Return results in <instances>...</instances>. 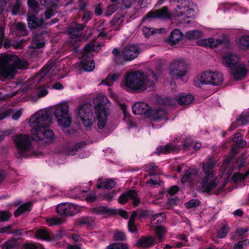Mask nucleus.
I'll return each mask as SVG.
<instances>
[{
  "label": "nucleus",
  "instance_id": "nucleus-1",
  "mask_svg": "<svg viewBox=\"0 0 249 249\" xmlns=\"http://www.w3.org/2000/svg\"><path fill=\"white\" fill-rule=\"evenodd\" d=\"M52 115L49 111L39 110L32 115V141H40L42 143H50L55 139L53 131L49 128Z\"/></svg>",
  "mask_w": 249,
  "mask_h": 249
},
{
  "label": "nucleus",
  "instance_id": "nucleus-2",
  "mask_svg": "<svg viewBox=\"0 0 249 249\" xmlns=\"http://www.w3.org/2000/svg\"><path fill=\"white\" fill-rule=\"evenodd\" d=\"M158 77L153 71L149 72L148 75L140 71L130 72L125 76L124 85L127 88L143 91L148 88L153 89L155 86L154 81H157Z\"/></svg>",
  "mask_w": 249,
  "mask_h": 249
},
{
  "label": "nucleus",
  "instance_id": "nucleus-3",
  "mask_svg": "<svg viewBox=\"0 0 249 249\" xmlns=\"http://www.w3.org/2000/svg\"><path fill=\"white\" fill-rule=\"evenodd\" d=\"M27 66V62L21 60L14 54L0 56V74L4 78L13 77L17 73L16 67L22 69Z\"/></svg>",
  "mask_w": 249,
  "mask_h": 249
},
{
  "label": "nucleus",
  "instance_id": "nucleus-4",
  "mask_svg": "<svg viewBox=\"0 0 249 249\" xmlns=\"http://www.w3.org/2000/svg\"><path fill=\"white\" fill-rule=\"evenodd\" d=\"M215 165V162L212 158H210L206 162H203L202 165L204 176L201 178V185L203 191L207 193H210L218 184V181L213 175V169Z\"/></svg>",
  "mask_w": 249,
  "mask_h": 249
},
{
  "label": "nucleus",
  "instance_id": "nucleus-5",
  "mask_svg": "<svg viewBox=\"0 0 249 249\" xmlns=\"http://www.w3.org/2000/svg\"><path fill=\"white\" fill-rule=\"evenodd\" d=\"M12 139L16 149L17 158L27 157L31 148V141L29 135L16 134L13 136Z\"/></svg>",
  "mask_w": 249,
  "mask_h": 249
},
{
  "label": "nucleus",
  "instance_id": "nucleus-6",
  "mask_svg": "<svg viewBox=\"0 0 249 249\" xmlns=\"http://www.w3.org/2000/svg\"><path fill=\"white\" fill-rule=\"evenodd\" d=\"M102 45L95 41L90 42L86 45L84 53L80 62L81 68L86 71H91L95 68V62L89 58L91 51L98 52L101 49Z\"/></svg>",
  "mask_w": 249,
  "mask_h": 249
},
{
  "label": "nucleus",
  "instance_id": "nucleus-7",
  "mask_svg": "<svg viewBox=\"0 0 249 249\" xmlns=\"http://www.w3.org/2000/svg\"><path fill=\"white\" fill-rule=\"evenodd\" d=\"M189 66L181 59L174 60L169 68V74L173 79H181L188 72Z\"/></svg>",
  "mask_w": 249,
  "mask_h": 249
},
{
  "label": "nucleus",
  "instance_id": "nucleus-8",
  "mask_svg": "<svg viewBox=\"0 0 249 249\" xmlns=\"http://www.w3.org/2000/svg\"><path fill=\"white\" fill-rule=\"evenodd\" d=\"M69 106L65 103L59 105L54 110V115L59 125L64 127H69L71 123V118L69 111Z\"/></svg>",
  "mask_w": 249,
  "mask_h": 249
},
{
  "label": "nucleus",
  "instance_id": "nucleus-9",
  "mask_svg": "<svg viewBox=\"0 0 249 249\" xmlns=\"http://www.w3.org/2000/svg\"><path fill=\"white\" fill-rule=\"evenodd\" d=\"M76 116L82 122L86 127H90L94 122L95 118L91 108V104L85 103L81 105L76 113Z\"/></svg>",
  "mask_w": 249,
  "mask_h": 249
},
{
  "label": "nucleus",
  "instance_id": "nucleus-10",
  "mask_svg": "<svg viewBox=\"0 0 249 249\" xmlns=\"http://www.w3.org/2000/svg\"><path fill=\"white\" fill-rule=\"evenodd\" d=\"M171 17V14L169 12L168 7L164 6L161 8L151 10L148 12L142 18V21L145 20L150 21L153 18H158L160 19H164L169 18Z\"/></svg>",
  "mask_w": 249,
  "mask_h": 249
},
{
  "label": "nucleus",
  "instance_id": "nucleus-11",
  "mask_svg": "<svg viewBox=\"0 0 249 249\" xmlns=\"http://www.w3.org/2000/svg\"><path fill=\"white\" fill-rule=\"evenodd\" d=\"M57 213L63 216H72L78 212V206L70 203H62L57 206Z\"/></svg>",
  "mask_w": 249,
  "mask_h": 249
},
{
  "label": "nucleus",
  "instance_id": "nucleus-12",
  "mask_svg": "<svg viewBox=\"0 0 249 249\" xmlns=\"http://www.w3.org/2000/svg\"><path fill=\"white\" fill-rule=\"evenodd\" d=\"M95 110L97 116V127L102 129L106 124L107 118V108L103 104L100 103L95 106Z\"/></svg>",
  "mask_w": 249,
  "mask_h": 249
},
{
  "label": "nucleus",
  "instance_id": "nucleus-13",
  "mask_svg": "<svg viewBox=\"0 0 249 249\" xmlns=\"http://www.w3.org/2000/svg\"><path fill=\"white\" fill-rule=\"evenodd\" d=\"M122 53L125 60L129 61L138 56L140 53V49L138 45L129 44L123 49Z\"/></svg>",
  "mask_w": 249,
  "mask_h": 249
},
{
  "label": "nucleus",
  "instance_id": "nucleus-14",
  "mask_svg": "<svg viewBox=\"0 0 249 249\" xmlns=\"http://www.w3.org/2000/svg\"><path fill=\"white\" fill-rule=\"evenodd\" d=\"M151 107L144 102L136 103L132 106V110L135 115H140L143 116L146 118H148L150 116Z\"/></svg>",
  "mask_w": 249,
  "mask_h": 249
},
{
  "label": "nucleus",
  "instance_id": "nucleus-15",
  "mask_svg": "<svg viewBox=\"0 0 249 249\" xmlns=\"http://www.w3.org/2000/svg\"><path fill=\"white\" fill-rule=\"evenodd\" d=\"M204 78L207 79L208 84L213 86L221 85L223 81V77L221 73L217 71H204Z\"/></svg>",
  "mask_w": 249,
  "mask_h": 249
},
{
  "label": "nucleus",
  "instance_id": "nucleus-16",
  "mask_svg": "<svg viewBox=\"0 0 249 249\" xmlns=\"http://www.w3.org/2000/svg\"><path fill=\"white\" fill-rule=\"evenodd\" d=\"M44 41H35L32 38V69L39 66L40 64L37 62L38 57L40 54L36 49H41L44 47Z\"/></svg>",
  "mask_w": 249,
  "mask_h": 249
},
{
  "label": "nucleus",
  "instance_id": "nucleus-17",
  "mask_svg": "<svg viewBox=\"0 0 249 249\" xmlns=\"http://www.w3.org/2000/svg\"><path fill=\"white\" fill-rule=\"evenodd\" d=\"M232 75L236 80H239L244 78L249 71L246 68L245 64L242 63L236 65L231 70Z\"/></svg>",
  "mask_w": 249,
  "mask_h": 249
},
{
  "label": "nucleus",
  "instance_id": "nucleus-18",
  "mask_svg": "<svg viewBox=\"0 0 249 249\" xmlns=\"http://www.w3.org/2000/svg\"><path fill=\"white\" fill-rule=\"evenodd\" d=\"M184 38L183 33L178 29H174L169 36L168 42L171 46H174L180 43L181 40Z\"/></svg>",
  "mask_w": 249,
  "mask_h": 249
},
{
  "label": "nucleus",
  "instance_id": "nucleus-19",
  "mask_svg": "<svg viewBox=\"0 0 249 249\" xmlns=\"http://www.w3.org/2000/svg\"><path fill=\"white\" fill-rule=\"evenodd\" d=\"M155 239L150 235L141 236L136 242L135 246L138 248H149L155 245Z\"/></svg>",
  "mask_w": 249,
  "mask_h": 249
},
{
  "label": "nucleus",
  "instance_id": "nucleus-20",
  "mask_svg": "<svg viewBox=\"0 0 249 249\" xmlns=\"http://www.w3.org/2000/svg\"><path fill=\"white\" fill-rule=\"evenodd\" d=\"M239 61V58L235 54L229 53L223 57V64L231 70L235 67Z\"/></svg>",
  "mask_w": 249,
  "mask_h": 249
},
{
  "label": "nucleus",
  "instance_id": "nucleus-21",
  "mask_svg": "<svg viewBox=\"0 0 249 249\" xmlns=\"http://www.w3.org/2000/svg\"><path fill=\"white\" fill-rule=\"evenodd\" d=\"M53 68L52 65H45L39 72L32 76V86L35 82L39 83Z\"/></svg>",
  "mask_w": 249,
  "mask_h": 249
},
{
  "label": "nucleus",
  "instance_id": "nucleus-22",
  "mask_svg": "<svg viewBox=\"0 0 249 249\" xmlns=\"http://www.w3.org/2000/svg\"><path fill=\"white\" fill-rule=\"evenodd\" d=\"M150 116L148 117L152 121H159L160 120L165 118L167 115V112L164 109L159 108L155 109H150Z\"/></svg>",
  "mask_w": 249,
  "mask_h": 249
},
{
  "label": "nucleus",
  "instance_id": "nucleus-23",
  "mask_svg": "<svg viewBox=\"0 0 249 249\" xmlns=\"http://www.w3.org/2000/svg\"><path fill=\"white\" fill-rule=\"evenodd\" d=\"M249 123V112H247L244 114H241L236 119L235 123H232L228 130L232 131L238 125H245Z\"/></svg>",
  "mask_w": 249,
  "mask_h": 249
},
{
  "label": "nucleus",
  "instance_id": "nucleus-24",
  "mask_svg": "<svg viewBox=\"0 0 249 249\" xmlns=\"http://www.w3.org/2000/svg\"><path fill=\"white\" fill-rule=\"evenodd\" d=\"M124 16L121 13L116 14L110 21V24L113 27L114 30L118 31L120 29L124 21Z\"/></svg>",
  "mask_w": 249,
  "mask_h": 249
},
{
  "label": "nucleus",
  "instance_id": "nucleus-25",
  "mask_svg": "<svg viewBox=\"0 0 249 249\" xmlns=\"http://www.w3.org/2000/svg\"><path fill=\"white\" fill-rule=\"evenodd\" d=\"M117 210L108 208L107 207H96L92 208V212L97 214H109L111 215L116 214Z\"/></svg>",
  "mask_w": 249,
  "mask_h": 249
},
{
  "label": "nucleus",
  "instance_id": "nucleus-26",
  "mask_svg": "<svg viewBox=\"0 0 249 249\" xmlns=\"http://www.w3.org/2000/svg\"><path fill=\"white\" fill-rule=\"evenodd\" d=\"M136 194V191L130 189L124 192L118 198V202L121 204H126L131 197H134Z\"/></svg>",
  "mask_w": 249,
  "mask_h": 249
},
{
  "label": "nucleus",
  "instance_id": "nucleus-27",
  "mask_svg": "<svg viewBox=\"0 0 249 249\" xmlns=\"http://www.w3.org/2000/svg\"><path fill=\"white\" fill-rule=\"evenodd\" d=\"M176 100L180 105H187L190 104L194 100V97L191 94L184 93L177 96Z\"/></svg>",
  "mask_w": 249,
  "mask_h": 249
},
{
  "label": "nucleus",
  "instance_id": "nucleus-28",
  "mask_svg": "<svg viewBox=\"0 0 249 249\" xmlns=\"http://www.w3.org/2000/svg\"><path fill=\"white\" fill-rule=\"evenodd\" d=\"M116 185V182L113 179H105L104 181L100 182L97 185L98 189H105L110 190L113 189Z\"/></svg>",
  "mask_w": 249,
  "mask_h": 249
},
{
  "label": "nucleus",
  "instance_id": "nucleus-29",
  "mask_svg": "<svg viewBox=\"0 0 249 249\" xmlns=\"http://www.w3.org/2000/svg\"><path fill=\"white\" fill-rule=\"evenodd\" d=\"M33 185L34 187H32V196L35 194L41 196V194H44V191L50 189L53 191L54 189L53 186L49 185L45 187H42L41 185L38 186L39 184L36 183H34Z\"/></svg>",
  "mask_w": 249,
  "mask_h": 249
},
{
  "label": "nucleus",
  "instance_id": "nucleus-30",
  "mask_svg": "<svg viewBox=\"0 0 249 249\" xmlns=\"http://www.w3.org/2000/svg\"><path fill=\"white\" fill-rule=\"evenodd\" d=\"M175 147L173 145L168 143L164 146H160L157 147L155 153L158 155L167 154L175 151Z\"/></svg>",
  "mask_w": 249,
  "mask_h": 249
},
{
  "label": "nucleus",
  "instance_id": "nucleus-31",
  "mask_svg": "<svg viewBox=\"0 0 249 249\" xmlns=\"http://www.w3.org/2000/svg\"><path fill=\"white\" fill-rule=\"evenodd\" d=\"M1 249H19L18 240L11 238L1 245Z\"/></svg>",
  "mask_w": 249,
  "mask_h": 249
},
{
  "label": "nucleus",
  "instance_id": "nucleus-32",
  "mask_svg": "<svg viewBox=\"0 0 249 249\" xmlns=\"http://www.w3.org/2000/svg\"><path fill=\"white\" fill-rule=\"evenodd\" d=\"M35 237L44 240H50L51 236L46 228L43 227L37 230L35 233Z\"/></svg>",
  "mask_w": 249,
  "mask_h": 249
},
{
  "label": "nucleus",
  "instance_id": "nucleus-33",
  "mask_svg": "<svg viewBox=\"0 0 249 249\" xmlns=\"http://www.w3.org/2000/svg\"><path fill=\"white\" fill-rule=\"evenodd\" d=\"M238 47L242 50H249V35L241 36L237 43Z\"/></svg>",
  "mask_w": 249,
  "mask_h": 249
},
{
  "label": "nucleus",
  "instance_id": "nucleus-34",
  "mask_svg": "<svg viewBox=\"0 0 249 249\" xmlns=\"http://www.w3.org/2000/svg\"><path fill=\"white\" fill-rule=\"evenodd\" d=\"M127 239V236L124 231L116 230L113 235V240L116 242H124Z\"/></svg>",
  "mask_w": 249,
  "mask_h": 249
},
{
  "label": "nucleus",
  "instance_id": "nucleus-35",
  "mask_svg": "<svg viewBox=\"0 0 249 249\" xmlns=\"http://www.w3.org/2000/svg\"><path fill=\"white\" fill-rule=\"evenodd\" d=\"M196 172L193 170H187L181 178V182L183 183L192 181L196 177Z\"/></svg>",
  "mask_w": 249,
  "mask_h": 249
},
{
  "label": "nucleus",
  "instance_id": "nucleus-36",
  "mask_svg": "<svg viewBox=\"0 0 249 249\" xmlns=\"http://www.w3.org/2000/svg\"><path fill=\"white\" fill-rule=\"evenodd\" d=\"M202 32L199 30H190L185 33L184 35V38L189 40L197 39L200 37L202 36Z\"/></svg>",
  "mask_w": 249,
  "mask_h": 249
},
{
  "label": "nucleus",
  "instance_id": "nucleus-37",
  "mask_svg": "<svg viewBox=\"0 0 249 249\" xmlns=\"http://www.w3.org/2000/svg\"><path fill=\"white\" fill-rule=\"evenodd\" d=\"M232 141L236 143L237 147L240 148L246 146L247 142L246 140L243 139L241 135L239 133H236L232 138Z\"/></svg>",
  "mask_w": 249,
  "mask_h": 249
},
{
  "label": "nucleus",
  "instance_id": "nucleus-38",
  "mask_svg": "<svg viewBox=\"0 0 249 249\" xmlns=\"http://www.w3.org/2000/svg\"><path fill=\"white\" fill-rule=\"evenodd\" d=\"M107 249H130V247L126 243L115 242L108 245Z\"/></svg>",
  "mask_w": 249,
  "mask_h": 249
},
{
  "label": "nucleus",
  "instance_id": "nucleus-39",
  "mask_svg": "<svg viewBox=\"0 0 249 249\" xmlns=\"http://www.w3.org/2000/svg\"><path fill=\"white\" fill-rule=\"evenodd\" d=\"M30 204L29 203H25L19 207L14 212V215L16 217L18 216L21 214L26 212H29Z\"/></svg>",
  "mask_w": 249,
  "mask_h": 249
},
{
  "label": "nucleus",
  "instance_id": "nucleus-40",
  "mask_svg": "<svg viewBox=\"0 0 249 249\" xmlns=\"http://www.w3.org/2000/svg\"><path fill=\"white\" fill-rule=\"evenodd\" d=\"M158 167L154 163H150L145 166V170L150 176L155 175L158 172Z\"/></svg>",
  "mask_w": 249,
  "mask_h": 249
},
{
  "label": "nucleus",
  "instance_id": "nucleus-41",
  "mask_svg": "<svg viewBox=\"0 0 249 249\" xmlns=\"http://www.w3.org/2000/svg\"><path fill=\"white\" fill-rule=\"evenodd\" d=\"M204 71L203 72L200 76L197 77L194 79V85L197 88H200L203 85L208 84V81L207 79H205L204 78Z\"/></svg>",
  "mask_w": 249,
  "mask_h": 249
},
{
  "label": "nucleus",
  "instance_id": "nucleus-42",
  "mask_svg": "<svg viewBox=\"0 0 249 249\" xmlns=\"http://www.w3.org/2000/svg\"><path fill=\"white\" fill-rule=\"evenodd\" d=\"M118 73L109 74L106 78L104 83L106 85L111 86L113 83L116 81L119 78Z\"/></svg>",
  "mask_w": 249,
  "mask_h": 249
},
{
  "label": "nucleus",
  "instance_id": "nucleus-43",
  "mask_svg": "<svg viewBox=\"0 0 249 249\" xmlns=\"http://www.w3.org/2000/svg\"><path fill=\"white\" fill-rule=\"evenodd\" d=\"M46 222L48 226H53L54 225H60L63 222V220L59 217H53L47 218Z\"/></svg>",
  "mask_w": 249,
  "mask_h": 249
},
{
  "label": "nucleus",
  "instance_id": "nucleus-44",
  "mask_svg": "<svg viewBox=\"0 0 249 249\" xmlns=\"http://www.w3.org/2000/svg\"><path fill=\"white\" fill-rule=\"evenodd\" d=\"M44 23L42 17L38 18L35 15H32V30L36 27H40Z\"/></svg>",
  "mask_w": 249,
  "mask_h": 249
},
{
  "label": "nucleus",
  "instance_id": "nucleus-45",
  "mask_svg": "<svg viewBox=\"0 0 249 249\" xmlns=\"http://www.w3.org/2000/svg\"><path fill=\"white\" fill-rule=\"evenodd\" d=\"M248 245H249V239L241 240L235 243L232 249H246Z\"/></svg>",
  "mask_w": 249,
  "mask_h": 249
},
{
  "label": "nucleus",
  "instance_id": "nucleus-46",
  "mask_svg": "<svg viewBox=\"0 0 249 249\" xmlns=\"http://www.w3.org/2000/svg\"><path fill=\"white\" fill-rule=\"evenodd\" d=\"M201 202L197 199H192L185 203L187 209L196 208L200 205Z\"/></svg>",
  "mask_w": 249,
  "mask_h": 249
},
{
  "label": "nucleus",
  "instance_id": "nucleus-47",
  "mask_svg": "<svg viewBox=\"0 0 249 249\" xmlns=\"http://www.w3.org/2000/svg\"><path fill=\"white\" fill-rule=\"evenodd\" d=\"M15 29L19 35L23 36L26 34V25L24 23H18L16 25Z\"/></svg>",
  "mask_w": 249,
  "mask_h": 249
},
{
  "label": "nucleus",
  "instance_id": "nucleus-48",
  "mask_svg": "<svg viewBox=\"0 0 249 249\" xmlns=\"http://www.w3.org/2000/svg\"><path fill=\"white\" fill-rule=\"evenodd\" d=\"M119 8L116 3H113L109 5L105 12V16L108 17L114 13Z\"/></svg>",
  "mask_w": 249,
  "mask_h": 249
},
{
  "label": "nucleus",
  "instance_id": "nucleus-49",
  "mask_svg": "<svg viewBox=\"0 0 249 249\" xmlns=\"http://www.w3.org/2000/svg\"><path fill=\"white\" fill-rule=\"evenodd\" d=\"M229 231L228 227L226 225L222 226L217 231V237L218 238H225Z\"/></svg>",
  "mask_w": 249,
  "mask_h": 249
},
{
  "label": "nucleus",
  "instance_id": "nucleus-50",
  "mask_svg": "<svg viewBox=\"0 0 249 249\" xmlns=\"http://www.w3.org/2000/svg\"><path fill=\"white\" fill-rule=\"evenodd\" d=\"M166 232L165 228L162 226H158L155 228L156 235L159 239H163V235Z\"/></svg>",
  "mask_w": 249,
  "mask_h": 249
},
{
  "label": "nucleus",
  "instance_id": "nucleus-51",
  "mask_svg": "<svg viewBox=\"0 0 249 249\" xmlns=\"http://www.w3.org/2000/svg\"><path fill=\"white\" fill-rule=\"evenodd\" d=\"M67 32L72 39H76L80 37L79 33L73 28V26L70 27L67 29Z\"/></svg>",
  "mask_w": 249,
  "mask_h": 249
},
{
  "label": "nucleus",
  "instance_id": "nucleus-52",
  "mask_svg": "<svg viewBox=\"0 0 249 249\" xmlns=\"http://www.w3.org/2000/svg\"><path fill=\"white\" fill-rule=\"evenodd\" d=\"M153 221L157 220V223L165 222L166 219V215L163 213H160L154 215L151 218Z\"/></svg>",
  "mask_w": 249,
  "mask_h": 249
},
{
  "label": "nucleus",
  "instance_id": "nucleus-53",
  "mask_svg": "<svg viewBox=\"0 0 249 249\" xmlns=\"http://www.w3.org/2000/svg\"><path fill=\"white\" fill-rule=\"evenodd\" d=\"M177 9H178L179 11V12L180 13L181 15L186 14V12H189V11L193 10L192 9L189 8L188 6L186 5H183L182 2L177 6Z\"/></svg>",
  "mask_w": 249,
  "mask_h": 249
},
{
  "label": "nucleus",
  "instance_id": "nucleus-54",
  "mask_svg": "<svg viewBox=\"0 0 249 249\" xmlns=\"http://www.w3.org/2000/svg\"><path fill=\"white\" fill-rule=\"evenodd\" d=\"M116 195V191L115 190H112L110 192L104 193L103 195V198L104 200H107L108 201H111L113 200V197L115 196Z\"/></svg>",
  "mask_w": 249,
  "mask_h": 249
},
{
  "label": "nucleus",
  "instance_id": "nucleus-55",
  "mask_svg": "<svg viewBox=\"0 0 249 249\" xmlns=\"http://www.w3.org/2000/svg\"><path fill=\"white\" fill-rule=\"evenodd\" d=\"M93 13L90 11H85L82 18V21L84 24L87 23L92 18Z\"/></svg>",
  "mask_w": 249,
  "mask_h": 249
},
{
  "label": "nucleus",
  "instance_id": "nucleus-56",
  "mask_svg": "<svg viewBox=\"0 0 249 249\" xmlns=\"http://www.w3.org/2000/svg\"><path fill=\"white\" fill-rule=\"evenodd\" d=\"M79 191V189L78 188H73L70 191L68 194V197L73 199H76L79 197L78 196L79 193H78V191Z\"/></svg>",
  "mask_w": 249,
  "mask_h": 249
},
{
  "label": "nucleus",
  "instance_id": "nucleus-57",
  "mask_svg": "<svg viewBox=\"0 0 249 249\" xmlns=\"http://www.w3.org/2000/svg\"><path fill=\"white\" fill-rule=\"evenodd\" d=\"M83 145H84V142H79L75 144V145L69 150V154L71 155H74Z\"/></svg>",
  "mask_w": 249,
  "mask_h": 249
},
{
  "label": "nucleus",
  "instance_id": "nucleus-58",
  "mask_svg": "<svg viewBox=\"0 0 249 249\" xmlns=\"http://www.w3.org/2000/svg\"><path fill=\"white\" fill-rule=\"evenodd\" d=\"M127 227L129 231L131 233H135L138 231L137 226L135 224V222L128 221Z\"/></svg>",
  "mask_w": 249,
  "mask_h": 249
},
{
  "label": "nucleus",
  "instance_id": "nucleus-59",
  "mask_svg": "<svg viewBox=\"0 0 249 249\" xmlns=\"http://www.w3.org/2000/svg\"><path fill=\"white\" fill-rule=\"evenodd\" d=\"M113 59L114 63L118 65H123L124 62L126 61L122 53L121 54L114 57Z\"/></svg>",
  "mask_w": 249,
  "mask_h": 249
},
{
  "label": "nucleus",
  "instance_id": "nucleus-60",
  "mask_svg": "<svg viewBox=\"0 0 249 249\" xmlns=\"http://www.w3.org/2000/svg\"><path fill=\"white\" fill-rule=\"evenodd\" d=\"M138 218L141 219L142 218H146L150 216V212L147 210H140L138 212Z\"/></svg>",
  "mask_w": 249,
  "mask_h": 249
},
{
  "label": "nucleus",
  "instance_id": "nucleus-61",
  "mask_svg": "<svg viewBox=\"0 0 249 249\" xmlns=\"http://www.w3.org/2000/svg\"><path fill=\"white\" fill-rule=\"evenodd\" d=\"M243 174L239 172L235 173L233 174L232 177V179L234 182H237L238 181L244 180Z\"/></svg>",
  "mask_w": 249,
  "mask_h": 249
},
{
  "label": "nucleus",
  "instance_id": "nucleus-62",
  "mask_svg": "<svg viewBox=\"0 0 249 249\" xmlns=\"http://www.w3.org/2000/svg\"><path fill=\"white\" fill-rule=\"evenodd\" d=\"M48 93V90L44 88L43 86H40L38 88V91L37 92V98H41L45 96Z\"/></svg>",
  "mask_w": 249,
  "mask_h": 249
},
{
  "label": "nucleus",
  "instance_id": "nucleus-63",
  "mask_svg": "<svg viewBox=\"0 0 249 249\" xmlns=\"http://www.w3.org/2000/svg\"><path fill=\"white\" fill-rule=\"evenodd\" d=\"M11 214L7 211L0 212V220L5 221L11 217Z\"/></svg>",
  "mask_w": 249,
  "mask_h": 249
},
{
  "label": "nucleus",
  "instance_id": "nucleus-64",
  "mask_svg": "<svg viewBox=\"0 0 249 249\" xmlns=\"http://www.w3.org/2000/svg\"><path fill=\"white\" fill-rule=\"evenodd\" d=\"M182 146L185 150H189L193 146V142L190 139H187L182 142Z\"/></svg>",
  "mask_w": 249,
  "mask_h": 249
}]
</instances>
